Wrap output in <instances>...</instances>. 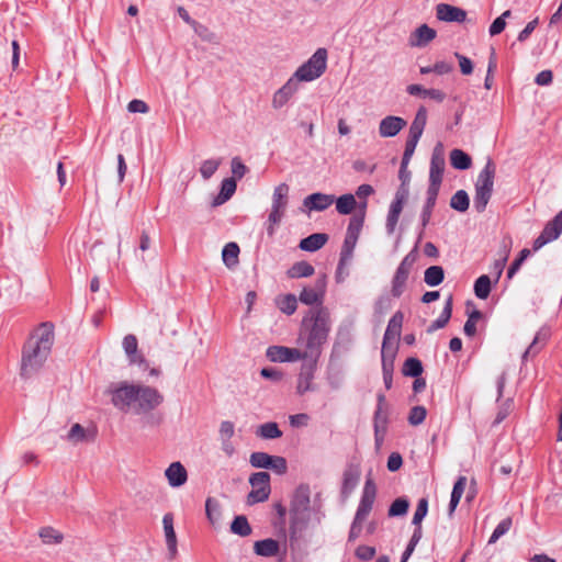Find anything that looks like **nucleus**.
<instances>
[{"label":"nucleus","mask_w":562,"mask_h":562,"mask_svg":"<svg viewBox=\"0 0 562 562\" xmlns=\"http://www.w3.org/2000/svg\"><path fill=\"white\" fill-rule=\"evenodd\" d=\"M54 344L53 327L48 324L40 325L26 340L21 362V375L31 378L47 360Z\"/></svg>","instance_id":"nucleus-1"},{"label":"nucleus","mask_w":562,"mask_h":562,"mask_svg":"<svg viewBox=\"0 0 562 562\" xmlns=\"http://www.w3.org/2000/svg\"><path fill=\"white\" fill-rule=\"evenodd\" d=\"M313 324L308 330L305 349L302 353L306 355V359L316 362L322 352L323 345L327 341L330 330V323L328 313L324 310H318L312 313Z\"/></svg>","instance_id":"nucleus-2"},{"label":"nucleus","mask_w":562,"mask_h":562,"mask_svg":"<svg viewBox=\"0 0 562 562\" xmlns=\"http://www.w3.org/2000/svg\"><path fill=\"white\" fill-rule=\"evenodd\" d=\"M496 167L491 158L487 159L484 168L480 171L474 184V199L473 206L476 212L482 213L485 211L494 187Z\"/></svg>","instance_id":"nucleus-3"},{"label":"nucleus","mask_w":562,"mask_h":562,"mask_svg":"<svg viewBox=\"0 0 562 562\" xmlns=\"http://www.w3.org/2000/svg\"><path fill=\"white\" fill-rule=\"evenodd\" d=\"M327 58V49L324 47L317 48L315 53L295 70L292 77L297 80L299 83L302 81L311 82L318 79L326 71Z\"/></svg>","instance_id":"nucleus-4"},{"label":"nucleus","mask_w":562,"mask_h":562,"mask_svg":"<svg viewBox=\"0 0 562 562\" xmlns=\"http://www.w3.org/2000/svg\"><path fill=\"white\" fill-rule=\"evenodd\" d=\"M134 390L137 394L133 396L134 404L131 413L146 414L156 409L164 402V395L153 386L134 383Z\"/></svg>","instance_id":"nucleus-5"},{"label":"nucleus","mask_w":562,"mask_h":562,"mask_svg":"<svg viewBox=\"0 0 562 562\" xmlns=\"http://www.w3.org/2000/svg\"><path fill=\"white\" fill-rule=\"evenodd\" d=\"M289 186L286 183H280L273 190L271 211L267 222V233L272 236L276 232V227L282 221L285 209L288 205Z\"/></svg>","instance_id":"nucleus-6"},{"label":"nucleus","mask_w":562,"mask_h":562,"mask_svg":"<svg viewBox=\"0 0 562 562\" xmlns=\"http://www.w3.org/2000/svg\"><path fill=\"white\" fill-rule=\"evenodd\" d=\"M134 383L127 381L111 383L105 393L111 397V403L115 408L124 413H131L134 404Z\"/></svg>","instance_id":"nucleus-7"},{"label":"nucleus","mask_w":562,"mask_h":562,"mask_svg":"<svg viewBox=\"0 0 562 562\" xmlns=\"http://www.w3.org/2000/svg\"><path fill=\"white\" fill-rule=\"evenodd\" d=\"M417 258L418 252L417 249L414 248L403 258V260L398 265L392 279L391 293L394 297H400L404 293L409 273L415 262L417 261Z\"/></svg>","instance_id":"nucleus-8"},{"label":"nucleus","mask_w":562,"mask_h":562,"mask_svg":"<svg viewBox=\"0 0 562 562\" xmlns=\"http://www.w3.org/2000/svg\"><path fill=\"white\" fill-rule=\"evenodd\" d=\"M249 483L252 490L247 496V504L265 502L270 495V475L268 472H256L250 475Z\"/></svg>","instance_id":"nucleus-9"},{"label":"nucleus","mask_w":562,"mask_h":562,"mask_svg":"<svg viewBox=\"0 0 562 562\" xmlns=\"http://www.w3.org/2000/svg\"><path fill=\"white\" fill-rule=\"evenodd\" d=\"M376 496V486L374 482L371 479H367L362 494L360 497V502L358 505V508L356 510L355 518L364 521L366 518L369 516L370 512L372 510L374 501Z\"/></svg>","instance_id":"nucleus-10"},{"label":"nucleus","mask_w":562,"mask_h":562,"mask_svg":"<svg viewBox=\"0 0 562 562\" xmlns=\"http://www.w3.org/2000/svg\"><path fill=\"white\" fill-rule=\"evenodd\" d=\"M562 233V210L553 220L547 223L540 235L533 241V250H539L548 243L555 240Z\"/></svg>","instance_id":"nucleus-11"},{"label":"nucleus","mask_w":562,"mask_h":562,"mask_svg":"<svg viewBox=\"0 0 562 562\" xmlns=\"http://www.w3.org/2000/svg\"><path fill=\"white\" fill-rule=\"evenodd\" d=\"M266 357L271 362H294L305 360L306 355L297 348H290L285 346H270L266 351Z\"/></svg>","instance_id":"nucleus-12"},{"label":"nucleus","mask_w":562,"mask_h":562,"mask_svg":"<svg viewBox=\"0 0 562 562\" xmlns=\"http://www.w3.org/2000/svg\"><path fill=\"white\" fill-rule=\"evenodd\" d=\"M310 509V495L307 490L305 488H299L291 502V515H292V521H291V528L297 529L300 516H304Z\"/></svg>","instance_id":"nucleus-13"},{"label":"nucleus","mask_w":562,"mask_h":562,"mask_svg":"<svg viewBox=\"0 0 562 562\" xmlns=\"http://www.w3.org/2000/svg\"><path fill=\"white\" fill-rule=\"evenodd\" d=\"M299 88L300 83L291 76L288 81L273 93L271 106L274 110H280L285 106L299 91Z\"/></svg>","instance_id":"nucleus-14"},{"label":"nucleus","mask_w":562,"mask_h":562,"mask_svg":"<svg viewBox=\"0 0 562 562\" xmlns=\"http://www.w3.org/2000/svg\"><path fill=\"white\" fill-rule=\"evenodd\" d=\"M97 436V430L94 427L85 428L80 424H74L68 434L66 435V440L71 445L76 446L79 443H88L93 442Z\"/></svg>","instance_id":"nucleus-15"},{"label":"nucleus","mask_w":562,"mask_h":562,"mask_svg":"<svg viewBox=\"0 0 562 562\" xmlns=\"http://www.w3.org/2000/svg\"><path fill=\"white\" fill-rule=\"evenodd\" d=\"M407 122L400 116L387 115L380 121L379 124V134L381 137H394L396 136L405 126Z\"/></svg>","instance_id":"nucleus-16"},{"label":"nucleus","mask_w":562,"mask_h":562,"mask_svg":"<svg viewBox=\"0 0 562 562\" xmlns=\"http://www.w3.org/2000/svg\"><path fill=\"white\" fill-rule=\"evenodd\" d=\"M445 170V156L442 151V145L439 143L434 148L430 168H429V182H442V175Z\"/></svg>","instance_id":"nucleus-17"},{"label":"nucleus","mask_w":562,"mask_h":562,"mask_svg":"<svg viewBox=\"0 0 562 562\" xmlns=\"http://www.w3.org/2000/svg\"><path fill=\"white\" fill-rule=\"evenodd\" d=\"M122 346L130 364L147 367L145 358L138 353V342L135 335L128 334L123 338Z\"/></svg>","instance_id":"nucleus-18"},{"label":"nucleus","mask_w":562,"mask_h":562,"mask_svg":"<svg viewBox=\"0 0 562 562\" xmlns=\"http://www.w3.org/2000/svg\"><path fill=\"white\" fill-rule=\"evenodd\" d=\"M436 14L438 20L445 22L462 23L467 19V12L463 9L447 3H439L436 7Z\"/></svg>","instance_id":"nucleus-19"},{"label":"nucleus","mask_w":562,"mask_h":562,"mask_svg":"<svg viewBox=\"0 0 562 562\" xmlns=\"http://www.w3.org/2000/svg\"><path fill=\"white\" fill-rule=\"evenodd\" d=\"M404 201H405V193L404 192L402 193L398 191L395 195L394 201L390 205L387 217H386L385 228H386V232L389 235H392L395 231L400 215L403 210Z\"/></svg>","instance_id":"nucleus-20"},{"label":"nucleus","mask_w":562,"mask_h":562,"mask_svg":"<svg viewBox=\"0 0 562 562\" xmlns=\"http://www.w3.org/2000/svg\"><path fill=\"white\" fill-rule=\"evenodd\" d=\"M335 202L333 194L312 193L303 200V206L308 211H325Z\"/></svg>","instance_id":"nucleus-21"},{"label":"nucleus","mask_w":562,"mask_h":562,"mask_svg":"<svg viewBox=\"0 0 562 562\" xmlns=\"http://www.w3.org/2000/svg\"><path fill=\"white\" fill-rule=\"evenodd\" d=\"M167 481L171 487H180L188 480V472L182 463L172 462L165 471Z\"/></svg>","instance_id":"nucleus-22"},{"label":"nucleus","mask_w":562,"mask_h":562,"mask_svg":"<svg viewBox=\"0 0 562 562\" xmlns=\"http://www.w3.org/2000/svg\"><path fill=\"white\" fill-rule=\"evenodd\" d=\"M436 37V31L427 24L417 27L409 36V45L413 47H424Z\"/></svg>","instance_id":"nucleus-23"},{"label":"nucleus","mask_w":562,"mask_h":562,"mask_svg":"<svg viewBox=\"0 0 562 562\" xmlns=\"http://www.w3.org/2000/svg\"><path fill=\"white\" fill-rule=\"evenodd\" d=\"M398 350V342L382 341L381 358L382 371H394V362Z\"/></svg>","instance_id":"nucleus-24"},{"label":"nucleus","mask_w":562,"mask_h":562,"mask_svg":"<svg viewBox=\"0 0 562 562\" xmlns=\"http://www.w3.org/2000/svg\"><path fill=\"white\" fill-rule=\"evenodd\" d=\"M315 362L312 364L303 366L297 378L296 392L302 395L308 391H313V379H314Z\"/></svg>","instance_id":"nucleus-25"},{"label":"nucleus","mask_w":562,"mask_h":562,"mask_svg":"<svg viewBox=\"0 0 562 562\" xmlns=\"http://www.w3.org/2000/svg\"><path fill=\"white\" fill-rule=\"evenodd\" d=\"M389 423V412L386 400L383 394L378 395V405L374 412L373 426L374 429H386L387 430Z\"/></svg>","instance_id":"nucleus-26"},{"label":"nucleus","mask_w":562,"mask_h":562,"mask_svg":"<svg viewBox=\"0 0 562 562\" xmlns=\"http://www.w3.org/2000/svg\"><path fill=\"white\" fill-rule=\"evenodd\" d=\"M328 240V235L324 233H314L300 241V249L308 252L319 250Z\"/></svg>","instance_id":"nucleus-27"},{"label":"nucleus","mask_w":562,"mask_h":562,"mask_svg":"<svg viewBox=\"0 0 562 562\" xmlns=\"http://www.w3.org/2000/svg\"><path fill=\"white\" fill-rule=\"evenodd\" d=\"M324 280L316 282V288H304L300 294V301L306 305L319 303L323 297Z\"/></svg>","instance_id":"nucleus-28"},{"label":"nucleus","mask_w":562,"mask_h":562,"mask_svg":"<svg viewBox=\"0 0 562 562\" xmlns=\"http://www.w3.org/2000/svg\"><path fill=\"white\" fill-rule=\"evenodd\" d=\"M406 91L411 95H419L423 98H429L438 103H441L446 99V93L439 89H426L420 85H409Z\"/></svg>","instance_id":"nucleus-29"},{"label":"nucleus","mask_w":562,"mask_h":562,"mask_svg":"<svg viewBox=\"0 0 562 562\" xmlns=\"http://www.w3.org/2000/svg\"><path fill=\"white\" fill-rule=\"evenodd\" d=\"M164 531L166 537V543L171 557L177 554V537L173 529V517L171 514H166L162 518Z\"/></svg>","instance_id":"nucleus-30"},{"label":"nucleus","mask_w":562,"mask_h":562,"mask_svg":"<svg viewBox=\"0 0 562 562\" xmlns=\"http://www.w3.org/2000/svg\"><path fill=\"white\" fill-rule=\"evenodd\" d=\"M402 324H403V314L401 312H396L389 321L386 330L383 336V341L398 342Z\"/></svg>","instance_id":"nucleus-31"},{"label":"nucleus","mask_w":562,"mask_h":562,"mask_svg":"<svg viewBox=\"0 0 562 562\" xmlns=\"http://www.w3.org/2000/svg\"><path fill=\"white\" fill-rule=\"evenodd\" d=\"M427 123V110L425 106H420L409 126L408 136L420 139L423 132Z\"/></svg>","instance_id":"nucleus-32"},{"label":"nucleus","mask_w":562,"mask_h":562,"mask_svg":"<svg viewBox=\"0 0 562 562\" xmlns=\"http://www.w3.org/2000/svg\"><path fill=\"white\" fill-rule=\"evenodd\" d=\"M254 551L260 557H274L279 552V542L271 538L256 541L254 544Z\"/></svg>","instance_id":"nucleus-33"},{"label":"nucleus","mask_w":562,"mask_h":562,"mask_svg":"<svg viewBox=\"0 0 562 562\" xmlns=\"http://www.w3.org/2000/svg\"><path fill=\"white\" fill-rule=\"evenodd\" d=\"M360 480V471L358 468H348L342 475L341 493L348 496L358 485Z\"/></svg>","instance_id":"nucleus-34"},{"label":"nucleus","mask_w":562,"mask_h":562,"mask_svg":"<svg viewBox=\"0 0 562 562\" xmlns=\"http://www.w3.org/2000/svg\"><path fill=\"white\" fill-rule=\"evenodd\" d=\"M452 315V296L450 295L446 302L445 306L439 315V317L434 321L430 326L427 328V333L431 334L438 329L443 328L448 322L450 321Z\"/></svg>","instance_id":"nucleus-35"},{"label":"nucleus","mask_w":562,"mask_h":562,"mask_svg":"<svg viewBox=\"0 0 562 562\" xmlns=\"http://www.w3.org/2000/svg\"><path fill=\"white\" fill-rule=\"evenodd\" d=\"M548 338H549V330H547V329L539 330L537 333V335L535 336L532 342L529 345L527 350L524 352L522 360L526 361L529 356L537 355L542 349V347L547 342Z\"/></svg>","instance_id":"nucleus-36"},{"label":"nucleus","mask_w":562,"mask_h":562,"mask_svg":"<svg viewBox=\"0 0 562 562\" xmlns=\"http://www.w3.org/2000/svg\"><path fill=\"white\" fill-rule=\"evenodd\" d=\"M358 237L346 235L340 250V266H349L353 257Z\"/></svg>","instance_id":"nucleus-37"},{"label":"nucleus","mask_w":562,"mask_h":562,"mask_svg":"<svg viewBox=\"0 0 562 562\" xmlns=\"http://www.w3.org/2000/svg\"><path fill=\"white\" fill-rule=\"evenodd\" d=\"M450 164L454 169L467 170L472 165L471 157L462 149H452L450 151Z\"/></svg>","instance_id":"nucleus-38"},{"label":"nucleus","mask_w":562,"mask_h":562,"mask_svg":"<svg viewBox=\"0 0 562 562\" xmlns=\"http://www.w3.org/2000/svg\"><path fill=\"white\" fill-rule=\"evenodd\" d=\"M315 272L314 267L307 261L295 262L288 271L286 274L290 279L307 278Z\"/></svg>","instance_id":"nucleus-39"},{"label":"nucleus","mask_w":562,"mask_h":562,"mask_svg":"<svg viewBox=\"0 0 562 562\" xmlns=\"http://www.w3.org/2000/svg\"><path fill=\"white\" fill-rule=\"evenodd\" d=\"M239 247L236 243H227L222 250V259L227 268H234L238 263Z\"/></svg>","instance_id":"nucleus-40"},{"label":"nucleus","mask_w":562,"mask_h":562,"mask_svg":"<svg viewBox=\"0 0 562 562\" xmlns=\"http://www.w3.org/2000/svg\"><path fill=\"white\" fill-rule=\"evenodd\" d=\"M237 188L236 180L234 178H226L222 181L221 191L214 201V204H222L229 200L235 193Z\"/></svg>","instance_id":"nucleus-41"},{"label":"nucleus","mask_w":562,"mask_h":562,"mask_svg":"<svg viewBox=\"0 0 562 562\" xmlns=\"http://www.w3.org/2000/svg\"><path fill=\"white\" fill-rule=\"evenodd\" d=\"M445 279V271L440 266H431L425 270L424 281L429 286L439 285Z\"/></svg>","instance_id":"nucleus-42"},{"label":"nucleus","mask_w":562,"mask_h":562,"mask_svg":"<svg viewBox=\"0 0 562 562\" xmlns=\"http://www.w3.org/2000/svg\"><path fill=\"white\" fill-rule=\"evenodd\" d=\"M336 202V210L339 214H350L357 206V201L353 194L347 193L339 196Z\"/></svg>","instance_id":"nucleus-43"},{"label":"nucleus","mask_w":562,"mask_h":562,"mask_svg":"<svg viewBox=\"0 0 562 562\" xmlns=\"http://www.w3.org/2000/svg\"><path fill=\"white\" fill-rule=\"evenodd\" d=\"M256 435L262 439H277L282 436V431L274 422H268L257 428Z\"/></svg>","instance_id":"nucleus-44"},{"label":"nucleus","mask_w":562,"mask_h":562,"mask_svg":"<svg viewBox=\"0 0 562 562\" xmlns=\"http://www.w3.org/2000/svg\"><path fill=\"white\" fill-rule=\"evenodd\" d=\"M276 303L279 310L286 315H292L297 308V300L294 294L279 296Z\"/></svg>","instance_id":"nucleus-45"},{"label":"nucleus","mask_w":562,"mask_h":562,"mask_svg":"<svg viewBox=\"0 0 562 562\" xmlns=\"http://www.w3.org/2000/svg\"><path fill=\"white\" fill-rule=\"evenodd\" d=\"M38 536L45 544H57L64 539V536L53 527H43L38 531Z\"/></svg>","instance_id":"nucleus-46"},{"label":"nucleus","mask_w":562,"mask_h":562,"mask_svg":"<svg viewBox=\"0 0 562 562\" xmlns=\"http://www.w3.org/2000/svg\"><path fill=\"white\" fill-rule=\"evenodd\" d=\"M469 205L470 199L464 190H458L450 199V206L458 212H465Z\"/></svg>","instance_id":"nucleus-47"},{"label":"nucleus","mask_w":562,"mask_h":562,"mask_svg":"<svg viewBox=\"0 0 562 562\" xmlns=\"http://www.w3.org/2000/svg\"><path fill=\"white\" fill-rule=\"evenodd\" d=\"M402 373L405 376L417 378L423 373V364L422 361L417 358H408L405 360Z\"/></svg>","instance_id":"nucleus-48"},{"label":"nucleus","mask_w":562,"mask_h":562,"mask_svg":"<svg viewBox=\"0 0 562 562\" xmlns=\"http://www.w3.org/2000/svg\"><path fill=\"white\" fill-rule=\"evenodd\" d=\"M231 531L240 537L251 533V527L245 516H236L231 525Z\"/></svg>","instance_id":"nucleus-49"},{"label":"nucleus","mask_w":562,"mask_h":562,"mask_svg":"<svg viewBox=\"0 0 562 562\" xmlns=\"http://www.w3.org/2000/svg\"><path fill=\"white\" fill-rule=\"evenodd\" d=\"M205 514L209 521L212 525H216L221 519L220 503L216 499L209 497L205 502Z\"/></svg>","instance_id":"nucleus-50"},{"label":"nucleus","mask_w":562,"mask_h":562,"mask_svg":"<svg viewBox=\"0 0 562 562\" xmlns=\"http://www.w3.org/2000/svg\"><path fill=\"white\" fill-rule=\"evenodd\" d=\"M491 292V279L488 276L483 274L479 277L474 283V293L475 295L484 300L490 295Z\"/></svg>","instance_id":"nucleus-51"},{"label":"nucleus","mask_w":562,"mask_h":562,"mask_svg":"<svg viewBox=\"0 0 562 562\" xmlns=\"http://www.w3.org/2000/svg\"><path fill=\"white\" fill-rule=\"evenodd\" d=\"M422 537H423V529H422V527L415 528L414 532H413V535L411 537V540H409L405 551L402 554L401 562H407V560L413 554L416 546L420 541Z\"/></svg>","instance_id":"nucleus-52"},{"label":"nucleus","mask_w":562,"mask_h":562,"mask_svg":"<svg viewBox=\"0 0 562 562\" xmlns=\"http://www.w3.org/2000/svg\"><path fill=\"white\" fill-rule=\"evenodd\" d=\"M273 456L266 452H252L249 458L251 467L257 469H268Z\"/></svg>","instance_id":"nucleus-53"},{"label":"nucleus","mask_w":562,"mask_h":562,"mask_svg":"<svg viewBox=\"0 0 562 562\" xmlns=\"http://www.w3.org/2000/svg\"><path fill=\"white\" fill-rule=\"evenodd\" d=\"M408 507V501L404 497H398L391 504L387 514L390 517L403 516L407 513Z\"/></svg>","instance_id":"nucleus-54"},{"label":"nucleus","mask_w":562,"mask_h":562,"mask_svg":"<svg viewBox=\"0 0 562 562\" xmlns=\"http://www.w3.org/2000/svg\"><path fill=\"white\" fill-rule=\"evenodd\" d=\"M428 513V501L423 497L418 501L417 507L415 509L412 524L415 528L422 527V521L426 517Z\"/></svg>","instance_id":"nucleus-55"},{"label":"nucleus","mask_w":562,"mask_h":562,"mask_svg":"<svg viewBox=\"0 0 562 562\" xmlns=\"http://www.w3.org/2000/svg\"><path fill=\"white\" fill-rule=\"evenodd\" d=\"M513 520L510 517H507L503 519L494 529L493 533L491 535L488 539V543H495L502 536L507 533L509 529L512 528Z\"/></svg>","instance_id":"nucleus-56"},{"label":"nucleus","mask_w":562,"mask_h":562,"mask_svg":"<svg viewBox=\"0 0 562 562\" xmlns=\"http://www.w3.org/2000/svg\"><path fill=\"white\" fill-rule=\"evenodd\" d=\"M222 164L221 159H206L201 164L200 173L203 179H210Z\"/></svg>","instance_id":"nucleus-57"},{"label":"nucleus","mask_w":562,"mask_h":562,"mask_svg":"<svg viewBox=\"0 0 562 562\" xmlns=\"http://www.w3.org/2000/svg\"><path fill=\"white\" fill-rule=\"evenodd\" d=\"M418 142H419V139H417V138H413L409 136L407 137L404 154L402 157V169L403 170H406V168L415 153Z\"/></svg>","instance_id":"nucleus-58"},{"label":"nucleus","mask_w":562,"mask_h":562,"mask_svg":"<svg viewBox=\"0 0 562 562\" xmlns=\"http://www.w3.org/2000/svg\"><path fill=\"white\" fill-rule=\"evenodd\" d=\"M427 416V409L424 406L417 405L411 408L407 420L412 426H418L424 423Z\"/></svg>","instance_id":"nucleus-59"},{"label":"nucleus","mask_w":562,"mask_h":562,"mask_svg":"<svg viewBox=\"0 0 562 562\" xmlns=\"http://www.w3.org/2000/svg\"><path fill=\"white\" fill-rule=\"evenodd\" d=\"M510 10L504 11L498 18H496L490 25L488 33L491 36L501 34L506 27V18L510 16Z\"/></svg>","instance_id":"nucleus-60"},{"label":"nucleus","mask_w":562,"mask_h":562,"mask_svg":"<svg viewBox=\"0 0 562 562\" xmlns=\"http://www.w3.org/2000/svg\"><path fill=\"white\" fill-rule=\"evenodd\" d=\"M363 217H364V212H361V214H359V215L352 216L349 221L346 235L355 236V237L359 238L360 232L363 226Z\"/></svg>","instance_id":"nucleus-61"},{"label":"nucleus","mask_w":562,"mask_h":562,"mask_svg":"<svg viewBox=\"0 0 562 562\" xmlns=\"http://www.w3.org/2000/svg\"><path fill=\"white\" fill-rule=\"evenodd\" d=\"M530 256V250L525 248L519 252V256L512 262L507 271V277L510 279L520 269L522 262Z\"/></svg>","instance_id":"nucleus-62"},{"label":"nucleus","mask_w":562,"mask_h":562,"mask_svg":"<svg viewBox=\"0 0 562 562\" xmlns=\"http://www.w3.org/2000/svg\"><path fill=\"white\" fill-rule=\"evenodd\" d=\"M374 190L372 188V186L370 184H361L358 187L357 191H356V195L362 200L360 203H359V209L361 212H364L366 207H367V198L370 196L371 194H373Z\"/></svg>","instance_id":"nucleus-63"},{"label":"nucleus","mask_w":562,"mask_h":562,"mask_svg":"<svg viewBox=\"0 0 562 562\" xmlns=\"http://www.w3.org/2000/svg\"><path fill=\"white\" fill-rule=\"evenodd\" d=\"M361 561H370L375 555V548L370 546H359L355 552Z\"/></svg>","instance_id":"nucleus-64"}]
</instances>
